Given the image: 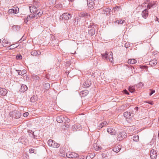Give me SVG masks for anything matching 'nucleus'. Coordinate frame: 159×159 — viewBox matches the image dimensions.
Masks as SVG:
<instances>
[{
  "label": "nucleus",
  "instance_id": "6",
  "mask_svg": "<svg viewBox=\"0 0 159 159\" xmlns=\"http://www.w3.org/2000/svg\"><path fill=\"white\" fill-rule=\"evenodd\" d=\"M127 137V134L125 131H122L120 132L118 134L117 136V139L119 140H121L124 138H125Z\"/></svg>",
  "mask_w": 159,
  "mask_h": 159
},
{
  "label": "nucleus",
  "instance_id": "18",
  "mask_svg": "<svg viewBox=\"0 0 159 159\" xmlns=\"http://www.w3.org/2000/svg\"><path fill=\"white\" fill-rule=\"evenodd\" d=\"M141 14L143 18L145 19L146 18L148 17V10L146 9H145L142 11Z\"/></svg>",
  "mask_w": 159,
  "mask_h": 159
},
{
  "label": "nucleus",
  "instance_id": "16",
  "mask_svg": "<svg viewBox=\"0 0 159 159\" xmlns=\"http://www.w3.org/2000/svg\"><path fill=\"white\" fill-rule=\"evenodd\" d=\"M107 132L111 134L115 135L116 134L115 130L111 128H109L107 129Z\"/></svg>",
  "mask_w": 159,
  "mask_h": 159
},
{
  "label": "nucleus",
  "instance_id": "23",
  "mask_svg": "<svg viewBox=\"0 0 159 159\" xmlns=\"http://www.w3.org/2000/svg\"><path fill=\"white\" fill-rule=\"evenodd\" d=\"M31 54L33 56H37L40 55L41 52L39 51L33 50L31 52Z\"/></svg>",
  "mask_w": 159,
  "mask_h": 159
},
{
  "label": "nucleus",
  "instance_id": "47",
  "mask_svg": "<svg viewBox=\"0 0 159 159\" xmlns=\"http://www.w3.org/2000/svg\"><path fill=\"white\" fill-rule=\"evenodd\" d=\"M31 16H29L27 17L26 19L27 20V21L30 20V19L31 20V19L30 18Z\"/></svg>",
  "mask_w": 159,
  "mask_h": 159
},
{
  "label": "nucleus",
  "instance_id": "52",
  "mask_svg": "<svg viewBox=\"0 0 159 159\" xmlns=\"http://www.w3.org/2000/svg\"><path fill=\"white\" fill-rule=\"evenodd\" d=\"M70 1H72L73 0H69Z\"/></svg>",
  "mask_w": 159,
  "mask_h": 159
},
{
  "label": "nucleus",
  "instance_id": "7",
  "mask_svg": "<svg viewBox=\"0 0 159 159\" xmlns=\"http://www.w3.org/2000/svg\"><path fill=\"white\" fill-rule=\"evenodd\" d=\"M72 17L70 14L68 13H65L60 16V18L64 19L65 20H68L70 19Z\"/></svg>",
  "mask_w": 159,
  "mask_h": 159
},
{
  "label": "nucleus",
  "instance_id": "50",
  "mask_svg": "<svg viewBox=\"0 0 159 159\" xmlns=\"http://www.w3.org/2000/svg\"><path fill=\"white\" fill-rule=\"evenodd\" d=\"M94 0L95 2L97 1V2H98V3H99V0Z\"/></svg>",
  "mask_w": 159,
  "mask_h": 159
},
{
  "label": "nucleus",
  "instance_id": "30",
  "mask_svg": "<svg viewBox=\"0 0 159 159\" xmlns=\"http://www.w3.org/2000/svg\"><path fill=\"white\" fill-rule=\"evenodd\" d=\"M125 20H119L115 21V22L117 23L118 24H122L124 23Z\"/></svg>",
  "mask_w": 159,
  "mask_h": 159
},
{
  "label": "nucleus",
  "instance_id": "32",
  "mask_svg": "<svg viewBox=\"0 0 159 159\" xmlns=\"http://www.w3.org/2000/svg\"><path fill=\"white\" fill-rule=\"evenodd\" d=\"M133 140L135 142H138L139 139V137L138 135H135L133 138Z\"/></svg>",
  "mask_w": 159,
  "mask_h": 159
},
{
  "label": "nucleus",
  "instance_id": "21",
  "mask_svg": "<svg viewBox=\"0 0 159 159\" xmlns=\"http://www.w3.org/2000/svg\"><path fill=\"white\" fill-rule=\"evenodd\" d=\"M89 93V91L87 90H85L80 92V94L81 97H85Z\"/></svg>",
  "mask_w": 159,
  "mask_h": 159
},
{
  "label": "nucleus",
  "instance_id": "41",
  "mask_svg": "<svg viewBox=\"0 0 159 159\" xmlns=\"http://www.w3.org/2000/svg\"><path fill=\"white\" fill-rule=\"evenodd\" d=\"M143 86V83L141 82H140L138 84V87H142Z\"/></svg>",
  "mask_w": 159,
  "mask_h": 159
},
{
  "label": "nucleus",
  "instance_id": "33",
  "mask_svg": "<svg viewBox=\"0 0 159 159\" xmlns=\"http://www.w3.org/2000/svg\"><path fill=\"white\" fill-rule=\"evenodd\" d=\"M120 9V6H116L115 7H114L113 8V10L114 11V12L116 11H118V9Z\"/></svg>",
  "mask_w": 159,
  "mask_h": 159
},
{
  "label": "nucleus",
  "instance_id": "53",
  "mask_svg": "<svg viewBox=\"0 0 159 159\" xmlns=\"http://www.w3.org/2000/svg\"><path fill=\"white\" fill-rule=\"evenodd\" d=\"M2 14L1 13H0V16H1Z\"/></svg>",
  "mask_w": 159,
  "mask_h": 159
},
{
  "label": "nucleus",
  "instance_id": "17",
  "mask_svg": "<svg viewBox=\"0 0 159 159\" xmlns=\"http://www.w3.org/2000/svg\"><path fill=\"white\" fill-rule=\"evenodd\" d=\"M79 16L80 17H83L85 18L89 19L90 17V15L86 12H81L79 14Z\"/></svg>",
  "mask_w": 159,
  "mask_h": 159
},
{
  "label": "nucleus",
  "instance_id": "27",
  "mask_svg": "<svg viewBox=\"0 0 159 159\" xmlns=\"http://www.w3.org/2000/svg\"><path fill=\"white\" fill-rule=\"evenodd\" d=\"M2 45L3 47H6L7 44H9V43L8 41L5 39H4L2 42Z\"/></svg>",
  "mask_w": 159,
  "mask_h": 159
},
{
  "label": "nucleus",
  "instance_id": "37",
  "mask_svg": "<svg viewBox=\"0 0 159 159\" xmlns=\"http://www.w3.org/2000/svg\"><path fill=\"white\" fill-rule=\"evenodd\" d=\"M150 93H149L150 96H151L153 93H154L155 92V91L154 90L150 89Z\"/></svg>",
  "mask_w": 159,
  "mask_h": 159
},
{
  "label": "nucleus",
  "instance_id": "54",
  "mask_svg": "<svg viewBox=\"0 0 159 159\" xmlns=\"http://www.w3.org/2000/svg\"><path fill=\"white\" fill-rule=\"evenodd\" d=\"M1 39H0V43H1Z\"/></svg>",
  "mask_w": 159,
  "mask_h": 159
},
{
  "label": "nucleus",
  "instance_id": "55",
  "mask_svg": "<svg viewBox=\"0 0 159 159\" xmlns=\"http://www.w3.org/2000/svg\"><path fill=\"white\" fill-rule=\"evenodd\" d=\"M67 126H68V127H69V125H66V127H67Z\"/></svg>",
  "mask_w": 159,
  "mask_h": 159
},
{
  "label": "nucleus",
  "instance_id": "9",
  "mask_svg": "<svg viewBox=\"0 0 159 159\" xmlns=\"http://www.w3.org/2000/svg\"><path fill=\"white\" fill-rule=\"evenodd\" d=\"M19 9L17 7H14L12 9H10L8 11L9 14H16L18 13Z\"/></svg>",
  "mask_w": 159,
  "mask_h": 159
},
{
  "label": "nucleus",
  "instance_id": "4",
  "mask_svg": "<svg viewBox=\"0 0 159 159\" xmlns=\"http://www.w3.org/2000/svg\"><path fill=\"white\" fill-rule=\"evenodd\" d=\"M57 120L58 122L59 123H65L66 121L69 122L70 121L69 119H68L66 117H64L63 116H58L57 117Z\"/></svg>",
  "mask_w": 159,
  "mask_h": 159
},
{
  "label": "nucleus",
  "instance_id": "15",
  "mask_svg": "<svg viewBox=\"0 0 159 159\" xmlns=\"http://www.w3.org/2000/svg\"><path fill=\"white\" fill-rule=\"evenodd\" d=\"M124 116L127 121H129L131 118V115L129 112H125L124 113Z\"/></svg>",
  "mask_w": 159,
  "mask_h": 159
},
{
  "label": "nucleus",
  "instance_id": "1",
  "mask_svg": "<svg viewBox=\"0 0 159 159\" xmlns=\"http://www.w3.org/2000/svg\"><path fill=\"white\" fill-rule=\"evenodd\" d=\"M30 9L32 13H34L36 15H38V17H40L43 13V10H37V8L34 6H30Z\"/></svg>",
  "mask_w": 159,
  "mask_h": 159
},
{
  "label": "nucleus",
  "instance_id": "34",
  "mask_svg": "<svg viewBox=\"0 0 159 159\" xmlns=\"http://www.w3.org/2000/svg\"><path fill=\"white\" fill-rule=\"evenodd\" d=\"M129 91L130 92L132 93L135 91L134 88V86L129 87Z\"/></svg>",
  "mask_w": 159,
  "mask_h": 159
},
{
  "label": "nucleus",
  "instance_id": "51",
  "mask_svg": "<svg viewBox=\"0 0 159 159\" xmlns=\"http://www.w3.org/2000/svg\"><path fill=\"white\" fill-rule=\"evenodd\" d=\"M157 21L158 22H159V19H158V18H157Z\"/></svg>",
  "mask_w": 159,
  "mask_h": 159
},
{
  "label": "nucleus",
  "instance_id": "3",
  "mask_svg": "<svg viewBox=\"0 0 159 159\" xmlns=\"http://www.w3.org/2000/svg\"><path fill=\"white\" fill-rule=\"evenodd\" d=\"M48 144L50 146L53 148H58L60 146V144L55 142L53 140L49 139L48 141Z\"/></svg>",
  "mask_w": 159,
  "mask_h": 159
},
{
  "label": "nucleus",
  "instance_id": "14",
  "mask_svg": "<svg viewBox=\"0 0 159 159\" xmlns=\"http://www.w3.org/2000/svg\"><path fill=\"white\" fill-rule=\"evenodd\" d=\"M81 129L80 125L79 124H75L72 127V129L73 131L80 130Z\"/></svg>",
  "mask_w": 159,
  "mask_h": 159
},
{
  "label": "nucleus",
  "instance_id": "5",
  "mask_svg": "<svg viewBox=\"0 0 159 159\" xmlns=\"http://www.w3.org/2000/svg\"><path fill=\"white\" fill-rule=\"evenodd\" d=\"M11 116L16 119H18L21 116L20 113L18 111L14 110L11 111L9 114Z\"/></svg>",
  "mask_w": 159,
  "mask_h": 159
},
{
  "label": "nucleus",
  "instance_id": "12",
  "mask_svg": "<svg viewBox=\"0 0 159 159\" xmlns=\"http://www.w3.org/2000/svg\"><path fill=\"white\" fill-rule=\"evenodd\" d=\"M96 27V25L94 24H93L91 25L92 29L90 30L89 31V34H91V35H93L95 34V28Z\"/></svg>",
  "mask_w": 159,
  "mask_h": 159
},
{
  "label": "nucleus",
  "instance_id": "28",
  "mask_svg": "<svg viewBox=\"0 0 159 159\" xmlns=\"http://www.w3.org/2000/svg\"><path fill=\"white\" fill-rule=\"evenodd\" d=\"M111 10V9L108 8H106L104 9H103V13L106 15H108L109 13Z\"/></svg>",
  "mask_w": 159,
  "mask_h": 159
},
{
  "label": "nucleus",
  "instance_id": "39",
  "mask_svg": "<svg viewBox=\"0 0 159 159\" xmlns=\"http://www.w3.org/2000/svg\"><path fill=\"white\" fill-rule=\"evenodd\" d=\"M33 15H30V16H31L30 18L31 20L33 19L34 17H35L36 16H38V15H36V14H34V13H33Z\"/></svg>",
  "mask_w": 159,
  "mask_h": 159
},
{
  "label": "nucleus",
  "instance_id": "20",
  "mask_svg": "<svg viewBox=\"0 0 159 159\" xmlns=\"http://www.w3.org/2000/svg\"><path fill=\"white\" fill-rule=\"evenodd\" d=\"M7 93V90L5 89L0 88V95L5 96Z\"/></svg>",
  "mask_w": 159,
  "mask_h": 159
},
{
  "label": "nucleus",
  "instance_id": "40",
  "mask_svg": "<svg viewBox=\"0 0 159 159\" xmlns=\"http://www.w3.org/2000/svg\"><path fill=\"white\" fill-rule=\"evenodd\" d=\"M18 46H14V45H11L10 46V49H13L14 48H17V47Z\"/></svg>",
  "mask_w": 159,
  "mask_h": 159
},
{
  "label": "nucleus",
  "instance_id": "22",
  "mask_svg": "<svg viewBox=\"0 0 159 159\" xmlns=\"http://www.w3.org/2000/svg\"><path fill=\"white\" fill-rule=\"evenodd\" d=\"M91 85L90 81L87 80L83 84V87L85 88H88Z\"/></svg>",
  "mask_w": 159,
  "mask_h": 159
},
{
  "label": "nucleus",
  "instance_id": "10",
  "mask_svg": "<svg viewBox=\"0 0 159 159\" xmlns=\"http://www.w3.org/2000/svg\"><path fill=\"white\" fill-rule=\"evenodd\" d=\"M87 2L89 8L90 10L93 9L95 5V2L93 0H87Z\"/></svg>",
  "mask_w": 159,
  "mask_h": 159
},
{
  "label": "nucleus",
  "instance_id": "49",
  "mask_svg": "<svg viewBox=\"0 0 159 159\" xmlns=\"http://www.w3.org/2000/svg\"><path fill=\"white\" fill-rule=\"evenodd\" d=\"M147 102L151 105H152L153 104L152 102V101H150Z\"/></svg>",
  "mask_w": 159,
  "mask_h": 159
},
{
  "label": "nucleus",
  "instance_id": "46",
  "mask_svg": "<svg viewBox=\"0 0 159 159\" xmlns=\"http://www.w3.org/2000/svg\"><path fill=\"white\" fill-rule=\"evenodd\" d=\"M16 71H18V74L19 75H22V72L20 71V70H16Z\"/></svg>",
  "mask_w": 159,
  "mask_h": 159
},
{
  "label": "nucleus",
  "instance_id": "2",
  "mask_svg": "<svg viewBox=\"0 0 159 159\" xmlns=\"http://www.w3.org/2000/svg\"><path fill=\"white\" fill-rule=\"evenodd\" d=\"M103 58L105 59L106 60H109L110 62H112L113 61L112 57V52H106L103 54H102Z\"/></svg>",
  "mask_w": 159,
  "mask_h": 159
},
{
  "label": "nucleus",
  "instance_id": "8",
  "mask_svg": "<svg viewBox=\"0 0 159 159\" xmlns=\"http://www.w3.org/2000/svg\"><path fill=\"white\" fill-rule=\"evenodd\" d=\"M66 156L69 158H76L78 157V154L74 152H68L66 153Z\"/></svg>",
  "mask_w": 159,
  "mask_h": 159
},
{
  "label": "nucleus",
  "instance_id": "29",
  "mask_svg": "<svg viewBox=\"0 0 159 159\" xmlns=\"http://www.w3.org/2000/svg\"><path fill=\"white\" fill-rule=\"evenodd\" d=\"M12 28L14 31H18L20 30V26L19 25H14L12 26Z\"/></svg>",
  "mask_w": 159,
  "mask_h": 159
},
{
  "label": "nucleus",
  "instance_id": "48",
  "mask_svg": "<svg viewBox=\"0 0 159 159\" xmlns=\"http://www.w3.org/2000/svg\"><path fill=\"white\" fill-rule=\"evenodd\" d=\"M124 93L126 94H129V93H128V92L126 90H125L124 91Z\"/></svg>",
  "mask_w": 159,
  "mask_h": 159
},
{
  "label": "nucleus",
  "instance_id": "11",
  "mask_svg": "<svg viewBox=\"0 0 159 159\" xmlns=\"http://www.w3.org/2000/svg\"><path fill=\"white\" fill-rule=\"evenodd\" d=\"M150 155L152 159H156L157 154L156 150L154 149L152 150L150 152Z\"/></svg>",
  "mask_w": 159,
  "mask_h": 159
},
{
  "label": "nucleus",
  "instance_id": "31",
  "mask_svg": "<svg viewBox=\"0 0 159 159\" xmlns=\"http://www.w3.org/2000/svg\"><path fill=\"white\" fill-rule=\"evenodd\" d=\"M50 87V84L48 83L45 84L44 86V88L46 90H48Z\"/></svg>",
  "mask_w": 159,
  "mask_h": 159
},
{
  "label": "nucleus",
  "instance_id": "43",
  "mask_svg": "<svg viewBox=\"0 0 159 159\" xmlns=\"http://www.w3.org/2000/svg\"><path fill=\"white\" fill-rule=\"evenodd\" d=\"M29 152L30 153H33L34 152V149L32 148H31L29 149Z\"/></svg>",
  "mask_w": 159,
  "mask_h": 159
},
{
  "label": "nucleus",
  "instance_id": "24",
  "mask_svg": "<svg viewBox=\"0 0 159 159\" xmlns=\"http://www.w3.org/2000/svg\"><path fill=\"white\" fill-rule=\"evenodd\" d=\"M28 89L27 86L23 84L21 86L20 91L21 92H24Z\"/></svg>",
  "mask_w": 159,
  "mask_h": 159
},
{
  "label": "nucleus",
  "instance_id": "13",
  "mask_svg": "<svg viewBox=\"0 0 159 159\" xmlns=\"http://www.w3.org/2000/svg\"><path fill=\"white\" fill-rule=\"evenodd\" d=\"M157 3V1H152L150 2L147 6V8L148 9H150L151 7H155Z\"/></svg>",
  "mask_w": 159,
  "mask_h": 159
},
{
  "label": "nucleus",
  "instance_id": "35",
  "mask_svg": "<svg viewBox=\"0 0 159 159\" xmlns=\"http://www.w3.org/2000/svg\"><path fill=\"white\" fill-rule=\"evenodd\" d=\"M108 124V123L107 121H105L101 123L102 127L103 126L107 125Z\"/></svg>",
  "mask_w": 159,
  "mask_h": 159
},
{
  "label": "nucleus",
  "instance_id": "44",
  "mask_svg": "<svg viewBox=\"0 0 159 159\" xmlns=\"http://www.w3.org/2000/svg\"><path fill=\"white\" fill-rule=\"evenodd\" d=\"M140 67L141 69H146L147 68V66H140Z\"/></svg>",
  "mask_w": 159,
  "mask_h": 159
},
{
  "label": "nucleus",
  "instance_id": "45",
  "mask_svg": "<svg viewBox=\"0 0 159 159\" xmlns=\"http://www.w3.org/2000/svg\"><path fill=\"white\" fill-rule=\"evenodd\" d=\"M101 149V147L99 146H98V147H97V148H95V149L97 151L99 150H100Z\"/></svg>",
  "mask_w": 159,
  "mask_h": 159
},
{
  "label": "nucleus",
  "instance_id": "38",
  "mask_svg": "<svg viewBox=\"0 0 159 159\" xmlns=\"http://www.w3.org/2000/svg\"><path fill=\"white\" fill-rule=\"evenodd\" d=\"M22 57L21 55H17L16 57V59L17 60H20L22 59Z\"/></svg>",
  "mask_w": 159,
  "mask_h": 159
},
{
  "label": "nucleus",
  "instance_id": "42",
  "mask_svg": "<svg viewBox=\"0 0 159 159\" xmlns=\"http://www.w3.org/2000/svg\"><path fill=\"white\" fill-rule=\"evenodd\" d=\"M29 115V113L28 112H26L24 113L23 116L25 117H26L28 116Z\"/></svg>",
  "mask_w": 159,
  "mask_h": 159
},
{
  "label": "nucleus",
  "instance_id": "26",
  "mask_svg": "<svg viewBox=\"0 0 159 159\" xmlns=\"http://www.w3.org/2000/svg\"><path fill=\"white\" fill-rule=\"evenodd\" d=\"M136 60L134 59H129L128 61V63L129 64H133L136 62Z\"/></svg>",
  "mask_w": 159,
  "mask_h": 159
},
{
  "label": "nucleus",
  "instance_id": "19",
  "mask_svg": "<svg viewBox=\"0 0 159 159\" xmlns=\"http://www.w3.org/2000/svg\"><path fill=\"white\" fill-rule=\"evenodd\" d=\"M121 149V146L119 145H118L114 147L113 148L112 150L116 153H117L119 152Z\"/></svg>",
  "mask_w": 159,
  "mask_h": 159
},
{
  "label": "nucleus",
  "instance_id": "36",
  "mask_svg": "<svg viewBox=\"0 0 159 159\" xmlns=\"http://www.w3.org/2000/svg\"><path fill=\"white\" fill-rule=\"evenodd\" d=\"M36 97L35 96H33L30 99V101L31 102H34L35 101Z\"/></svg>",
  "mask_w": 159,
  "mask_h": 159
},
{
  "label": "nucleus",
  "instance_id": "25",
  "mask_svg": "<svg viewBox=\"0 0 159 159\" xmlns=\"http://www.w3.org/2000/svg\"><path fill=\"white\" fill-rule=\"evenodd\" d=\"M157 63V59H153L149 62V64L152 66H155Z\"/></svg>",
  "mask_w": 159,
  "mask_h": 159
}]
</instances>
